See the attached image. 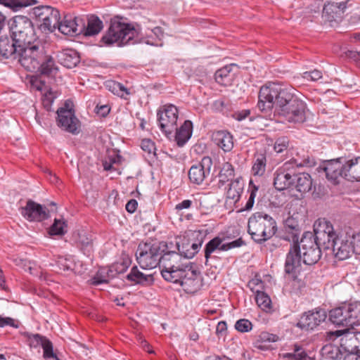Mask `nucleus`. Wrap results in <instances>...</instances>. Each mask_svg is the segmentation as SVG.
<instances>
[{
	"mask_svg": "<svg viewBox=\"0 0 360 360\" xmlns=\"http://www.w3.org/2000/svg\"><path fill=\"white\" fill-rule=\"evenodd\" d=\"M358 338L354 334L345 335L340 339V346L347 353L344 360H360V349L356 345Z\"/></svg>",
	"mask_w": 360,
	"mask_h": 360,
	"instance_id": "nucleus-18",
	"label": "nucleus"
},
{
	"mask_svg": "<svg viewBox=\"0 0 360 360\" xmlns=\"http://www.w3.org/2000/svg\"><path fill=\"white\" fill-rule=\"evenodd\" d=\"M141 148L145 152H147L148 154L154 153L155 150V146L153 141L150 139H143L141 143Z\"/></svg>",
	"mask_w": 360,
	"mask_h": 360,
	"instance_id": "nucleus-64",
	"label": "nucleus"
},
{
	"mask_svg": "<svg viewBox=\"0 0 360 360\" xmlns=\"http://www.w3.org/2000/svg\"><path fill=\"white\" fill-rule=\"evenodd\" d=\"M49 217V214L46 207L32 200H29L26 206L24 207V217L30 221H41L48 219Z\"/></svg>",
	"mask_w": 360,
	"mask_h": 360,
	"instance_id": "nucleus-17",
	"label": "nucleus"
},
{
	"mask_svg": "<svg viewBox=\"0 0 360 360\" xmlns=\"http://www.w3.org/2000/svg\"><path fill=\"white\" fill-rule=\"evenodd\" d=\"M164 37V31L160 27H155L150 30V34L142 29L138 32L129 24L121 22L118 20H112L107 32L103 36L101 41L108 45L117 44L118 46L127 44H134L138 42H144L155 46L162 45V39Z\"/></svg>",
	"mask_w": 360,
	"mask_h": 360,
	"instance_id": "nucleus-1",
	"label": "nucleus"
},
{
	"mask_svg": "<svg viewBox=\"0 0 360 360\" xmlns=\"http://www.w3.org/2000/svg\"><path fill=\"white\" fill-rule=\"evenodd\" d=\"M58 264L59 268L65 272L75 274L81 273L79 267H82V264L79 262H76L72 257H60Z\"/></svg>",
	"mask_w": 360,
	"mask_h": 360,
	"instance_id": "nucleus-38",
	"label": "nucleus"
},
{
	"mask_svg": "<svg viewBox=\"0 0 360 360\" xmlns=\"http://www.w3.org/2000/svg\"><path fill=\"white\" fill-rule=\"evenodd\" d=\"M180 285L187 293H195L202 285V278L200 272L190 265Z\"/></svg>",
	"mask_w": 360,
	"mask_h": 360,
	"instance_id": "nucleus-14",
	"label": "nucleus"
},
{
	"mask_svg": "<svg viewBox=\"0 0 360 360\" xmlns=\"http://www.w3.org/2000/svg\"><path fill=\"white\" fill-rule=\"evenodd\" d=\"M301 252L302 255L303 262L307 265H312L316 264L321 258V249H302Z\"/></svg>",
	"mask_w": 360,
	"mask_h": 360,
	"instance_id": "nucleus-41",
	"label": "nucleus"
},
{
	"mask_svg": "<svg viewBox=\"0 0 360 360\" xmlns=\"http://www.w3.org/2000/svg\"><path fill=\"white\" fill-rule=\"evenodd\" d=\"M211 138L213 143L225 153L230 152L233 148V136L228 131H214Z\"/></svg>",
	"mask_w": 360,
	"mask_h": 360,
	"instance_id": "nucleus-23",
	"label": "nucleus"
},
{
	"mask_svg": "<svg viewBox=\"0 0 360 360\" xmlns=\"http://www.w3.org/2000/svg\"><path fill=\"white\" fill-rule=\"evenodd\" d=\"M346 179L360 181V156L345 162Z\"/></svg>",
	"mask_w": 360,
	"mask_h": 360,
	"instance_id": "nucleus-30",
	"label": "nucleus"
},
{
	"mask_svg": "<svg viewBox=\"0 0 360 360\" xmlns=\"http://www.w3.org/2000/svg\"><path fill=\"white\" fill-rule=\"evenodd\" d=\"M327 317L326 312L323 309L309 311L304 313L300 319L297 326L302 330H313L321 322L324 321Z\"/></svg>",
	"mask_w": 360,
	"mask_h": 360,
	"instance_id": "nucleus-12",
	"label": "nucleus"
},
{
	"mask_svg": "<svg viewBox=\"0 0 360 360\" xmlns=\"http://www.w3.org/2000/svg\"><path fill=\"white\" fill-rule=\"evenodd\" d=\"M258 191V186L253 184L252 181L251 180L249 184V188L248 192L250 193L247 202L242 210H250L254 205L255 199Z\"/></svg>",
	"mask_w": 360,
	"mask_h": 360,
	"instance_id": "nucleus-51",
	"label": "nucleus"
},
{
	"mask_svg": "<svg viewBox=\"0 0 360 360\" xmlns=\"http://www.w3.org/2000/svg\"><path fill=\"white\" fill-rule=\"evenodd\" d=\"M11 38L15 44L22 45V16L17 15L10 22Z\"/></svg>",
	"mask_w": 360,
	"mask_h": 360,
	"instance_id": "nucleus-34",
	"label": "nucleus"
},
{
	"mask_svg": "<svg viewBox=\"0 0 360 360\" xmlns=\"http://www.w3.org/2000/svg\"><path fill=\"white\" fill-rule=\"evenodd\" d=\"M127 279L131 282L141 285H150L153 282L151 274L146 275L140 271L137 266H133L129 274L127 275Z\"/></svg>",
	"mask_w": 360,
	"mask_h": 360,
	"instance_id": "nucleus-35",
	"label": "nucleus"
},
{
	"mask_svg": "<svg viewBox=\"0 0 360 360\" xmlns=\"http://www.w3.org/2000/svg\"><path fill=\"white\" fill-rule=\"evenodd\" d=\"M60 19V16L59 11L51 6L49 14L46 20V22L41 23L39 26L44 31L53 32L58 27Z\"/></svg>",
	"mask_w": 360,
	"mask_h": 360,
	"instance_id": "nucleus-36",
	"label": "nucleus"
},
{
	"mask_svg": "<svg viewBox=\"0 0 360 360\" xmlns=\"http://www.w3.org/2000/svg\"><path fill=\"white\" fill-rule=\"evenodd\" d=\"M57 96V91H53L51 88H49L44 91L42 97V104L47 111H50L51 110L52 104Z\"/></svg>",
	"mask_w": 360,
	"mask_h": 360,
	"instance_id": "nucleus-48",
	"label": "nucleus"
},
{
	"mask_svg": "<svg viewBox=\"0 0 360 360\" xmlns=\"http://www.w3.org/2000/svg\"><path fill=\"white\" fill-rule=\"evenodd\" d=\"M212 166V160L209 156L203 157L200 162L191 167L188 178L191 183L200 185L210 175Z\"/></svg>",
	"mask_w": 360,
	"mask_h": 360,
	"instance_id": "nucleus-9",
	"label": "nucleus"
},
{
	"mask_svg": "<svg viewBox=\"0 0 360 360\" xmlns=\"http://www.w3.org/2000/svg\"><path fill=\"white\" fill-rule=\"evenodd\" d=\"M41 347L43 349V357L46 360H60L54 352L53 344L49 339L44 340Z\"/></svg>",
	"mask_w": 360,
	"mask_h": 360,
	"instance_id": "nucleus-47",
	"label": "nucleus"
},
{
	"mask_svg": "<svg viewBox=\"0 0 360 360\" xmlns=\"http://www.w3.org/2000/svg\"><path fill=\"white\" fill-rule=\"evenodd\" d=\"M233 68H237V65L232 63L217 70L214 74L216 82L223 86L231 85L236 75Z\"/></svg>",
	"mask_w": 360,
	"mask_h": 360,
	"instance_id": "nucleus-27",
	"label": "nucleus"
},
{
	"mask_svg": "<svg viewBox=\"0 0 360 360\" xmlns=\"http://www.w3.org/2000/svg\"><path fill=\"white\" fill-rule=\"evenodd\" d=\"M293 279L292 281L291 287L292 291L295 294L301 293L302 291L305 288L306 283L301 278H298L296 274L292 275Z\"/></svg>",
	"mask_w": 360,
	"mask_h": 360,
	"instance_id": "nucleus-57",
	"label": "nucleus"
},
{
	"mask_svg": "<svg viewBox=\"0 0 360 360\" xmlns=\"http://www.w3.org/2000/svg\"><path fill=\"white\" fill-rule=\"evenodd\" d=\"M289 146V139L286 136L279 137L274 143V150L278 153H281L287 150Z\"/></svg>",
	"mask_w": 360,
	"mask_h": 360,
	"instance_id": "nucleus-55",
	"label": "nucleus"
},
{
	"mask_svg": "<svg viewBox=\"0 0 360 360\" xmlns=\"http://www.w3.org/2000/svg\"><path fill=\"white\" fill-rule=\"evenodd\" d=\"M293 182H295L292 188H295L297 191L303 195L311 190L312 179L308 173L301 172L294 174Z\"/></svg>",
	"mask_w": 360,
	"mask_h": 360,
	"instance_id": "nucleus-28",
	"label": "nucleus"
},
{
	"mask_svg": "<svg viewBox=\"0 0 360 360\" xmlns=\"http://www.w3.org/2000/svg\"><path fill=\"white\" fill-rule=\"evenodd\" d=\"M328 317L330 321L335 326L346 327L344 330L328 331L325 338L327 340H335L338 338L349 334V329L360 325V302H343L329 311Z\"/></svg>",
	"mask_w": 360,
	"mask_h": 360,
	"instance_id": "nucleus-2",
	"label": "nucleus"
},
{
	"mask_svg": "<svg viewBox=\"0 0 360 360\" xmlns=\"http://www.w3.org/2000/svg\"><path fill=\"white\" fill-rule=\"evenodd\" d=\"M301 249H290L285 263V271L288 274L295 275L300 270Z\"/></svg>",
	"mask_w": 360,
	"mask_h": 360,
	"instance_id": "nucleus-24",
	"label": "nucleus"
},
{
	"mask_svg": "<svg viewBox=\"0 0 360 360\" xmlns=\"http://www.w3.org/2000/svg\"><path fill=\"white\" fill-rule=\"evenodd\" d=\"M266 158L264 154H259L253 163L252 172L254 176H262L266 171Z\"/></svg>",
	"mask_w": 360,
	"mask_h": 360,
	"instance_id": "nucleus-43",
	"label": "nucleus"
},
{
	"mask_svg": "<svg viewBox=\"0 0 360 360\" xmlns=\"http://www.w3.org/2000/svg\"><path fill=\"white\" fill-rule=\"evenodd\" d=\"M50 9L51 6H48L29 8L25 11L27 13V16H24V20H27V18H30V21H32L34 19L37 22L44 23L48 18Z\"/></svg>",
	"mask_w": 360,
	"mask_h": 360,
	"instance_id": "nucleus-32",
	"label": "nucleus"
},
{
	"mask_svg": "<svg viewBox=\"0 0 360 360\" xmlns=\"http://www.w3.org/2000/svg\"><path fill=\"white\" fill-rule=\"evenodd\" d=\"M345 162L342 158H340L328 160L325 163L323 170L326 172V178L334 184H338V179L340 176L346 179Z\"/></svg>",
	"mask_w": 360,
	"mask_h": 360,
	"instance_id": "nucleus-15",
	"label": "nucleus"
},
{
	"mask_svg": "<svg viewBox=\"0 0 360 360\" xmlns=\"http://www.w3.org/2000/svg\"><path fill=\"white\" fill-rule=\"evenodd\" d=\"M255 300L258 307L263 310H269L271 307L270 297L262 290L256 293Z\"/></svg>",
	"mask_w": 360,
	"mask_h": 360,
	"instance_id": "nucleus-46",
	"label": "nucleus"
},
{
	"mask_svg": "<svg viewBox=\"0 0 360 360\" xmlns=\"http://www.w3.org/2000/svg\"><path fill=\"white\" fill-rule=\"evenodd\" d=\"M0 4L10 8L15 11L22 8V1L21 0H0Z\"/></svg>",
	"mask_w": 360,
	"mask_h": 360,
	"instance_id": "nucleus-62",
	"label": "nucleus"
},
{
	"mask_svg": "<svg viewBox=\"0 0 360 360\" xmlns=\"http://www.w3.org/2000/svg\"><path fill=\"white\" fill-rule=\"evenodd\" d=\"M24 338H25V341L30 348H37L39 346L42 347L44 340L46 339V337L39 334L32 335L27 333H24Z\"/></svg>",
	"mask_w": 360,
	"mask_h": 360,
	"instance_id": "nucleus-44",
	"label": "nucleus"
},
{
	"mask_svg": "<svg viewBox=\"0 0 360 360\" xmlns=\"http://www.w3.org/2000/svg\"><path fill=\"white\" fill-rule=\"evenodd\" d=\"M44 51L40 40H34L25 43L24 41V69L30 72L40 70L43 75H54L58 71L52 57L48 56L45 61Z\"/></svg>",
	"mask_w": 360,
	"mask_h": 360,
	"instance_id": "nucleus-4",
	"label": "nucleus"
},
{
	"mask_svg": "<svg viewBox=\"0 0 360 360\" xmlns=\"http://www.w3.org/2000/svg\"><path fill=\"white\" fill-rule=\"evenodd\" d=\"M351 0H347L340 3L328 2L325 4L322 17L330 23L338 22L342 18V13Z\"/></svg>",
	"mask_w": 360,
	"mask_h": 360,
	"instance_id": "nucleus-16",
	"label": "nucleus"
},
{
	"mask_svg": "<svg viewBox=\"0 0 360 360\" xmlns=\"http://www.w3.org/2000/svg\"><path fill=\"white\" fill-rule=\"evenodd\" d=\"M293 162L297 167H313L316 165L315 158L309 155H303L302 160L293 159Z\"/></svg>",
	"mask_w": 360,
	"mask_h": 360,
	"instance_id": "nucleus-54",
	"label": "nucleus"
},
{
	"mask_svg": "<svg viewBox=\"0 0 360 360\" xmlns=\"http://www.w3.org/2000/svg\"><path fill=\"white\" fill-rule=\"evenodd\" d=\"M131 264V257L123 252L120 258L109 266L106 274L108 277L115 278L120 274H124L130 266Z\"/></svg>",
	"mask_w": 360,
	"mask_h": 360,
	"instance_id": "nucleus-25",
	"label": "nucleus"
},
{
	"mask_svg": "<svg viewBox=\"0 0 360 360\" xmlns=\"http://www.w3.org/2000/svg\"><path fill=\"white\" fill-rule=\"evenodd\" d=\"M262 285H263L262 281L258 278H252L248 283V288L253 292H255V293H257L258 292L261 291V289H262Z\"/></svg>",
	"mask_w": 360,
	"mask_h": 360,
	"instance_id": "nucleus-63",
	"label": "nucleus"
},
{
	"mask_svg": "<svg viewBox=\"0 0 360 360\" xmlns=\"http://www.w3.org/2000/svg\"><path fill=\"white\" fill-rule=\"evenodd\" d=\"M294 174L289 170L288 164L285 163L284 167L278 169L274 174V185L276 189L283 191L285 189L292 188Z\"/></svg>",
	"mask_w": 360,
	"mask_h": 360,
	"instance_id": "nucleus-19",
	"label": "nucleus"
},
{
	"mask_svg": "<svg viewBox=\"0 0 360 360\" xmlns=\"http://www.w3.org/2000/svg\"><path fill=\"white\" fill-rule=\"evenodd\" d=\"M108 269H100L96 274L89 280V283L94 285H98L101 283H106L108 282V279L111 278L108 276L106 274Z\"/></svg>",
	"mask_w": 360,
	"mask_h": 360,
	"instance_id": "nucleus-52",
	"label": "nucleus"
},
{
	"mask_svg": "<svg viewBox=\"0 0 360 360\" xmlns=\"http://www.w3.org/2000/svg\"><path fill=\"white\" fill-rule=\"evenodd\" d=\"M189 266L190 265H183L181 268L161 270V275L165 281L180 285Z\"/></svg>",
	"mask_w": 360,
	"mask_h": 360,
	"instance_id": "nucleus-29",
	"label": "nucleus"
},
{
	"mask_svg": "<svg viewBox=\"0 0 360 360\" xmlns=\"http://www.w3.org/2000/svg\"><path fill=\"white\" fill-rule=\"evenodd\" d=\"M275 114L283 117L285 121L294 124H302L306 121V103L300 100H293L285 107H281Z\"/></svg>",
	"mask_w": 360,
	"mask_h": 360,
	"instance_id": "nucleus-7",
	"label": "nucleus"
},
{
	"mask_svg": "<svg viewBox=\"0 0 360 360\" xmlns=\"http://www.w3.org/2000/svg\"><path fill=\"white\" fill-rule=\"evenodd\" d=\"M248 233L252 238L262 243L271 238L276 231V222L266 213L257 212L248 219Z\"/></svg>",
	"mask_w": 360,
	"mask_h": 360,
	"instance_id": "nucleus-5",
	"label": "nucleus"
},
{
	"mask_svg": "<svg viewBox=\"0 0 360 360\" xmlns=\"http://www.w3.org/2000/svg\"><path fill=\"white\" fill-rule=\"evenodd\" d=\"M278 339L276 335L263 331L255 337L253 345L255 348L261 350H266L269 348L271 342H275L278 341Z\"/></svg>",
	"mask_w": 360,
	"mask_h": 360,
	"instance_id": "nucleus-33",
	"label": "nucleus"
},
{
	"mask_svg": "<svg viewBox=\"0 0 360 360\" xmlns=\"http://www.w3.org/2000/svg\"><path fill=\"white\" fill-rule=\"evenodd\" d=\"M313 233L315 234V241L321 243L325 246L324 248L348 246V233L345 236H343L341 233H337L334 231L330 221L325 218H320L315 221Z\"/></svg>",
	"mask_w": 360,
	"mask_h": 360,
	"instance_id": "nucleus-6",
	"label": "nucleus"
},
{
	"mask_svg": "<svg viewBox=\"0 0 360 360\" xmlns=\"http://www.w3.org/2000/svg\"><path fill=\"white\" fill-rule=\"evenodd\" d=\"M59 31L65 35L77 34L82 32L84 27L83 20L79 17L65 16L63 21H60L58 27Z\"/></svg>",
	"mask_w": 360,
	"mask_h": 360,
	"instance_id": "nucleus-20",
	"label": "nucleus"
},
{
	"mask_svg": "<svg viewBox=\"0 0 360 360\" xmlns=\"http://www.w3.org/2000/svg\"><path fill=\"white\" fill-rule=\"evenodd\" d=\"M329 250L330 252L334 255L335 257L338 260H344L349 257L351 255L350 249H325Z\"/></svg>",
	"mask_w": 360,
	"mask_h": 360,
	"instance_id": "nucleus-59",
	"label": "nucleus"
},
{
	"mask_svg": "<svg viewBox=\"0 0 360 360\" xmlns=\"http://www.w3.org/2000/svg\"><path fill=\"white\" fill-rule=\"evenodd\" d=\"M0 53L5 58L12 57L16 59L19 63L22 61V45L15 44L13 41L11 44L7 38L0 39Z\"/></svg>",
	"mask_w": 360,
	"mask_h": 360,
	"instance_id": "nucleus-21",
	"label": "nucleus"
},
{
	"mask_svg": "<svg viewBox=\"0 0 360 360\" xmlns=\"http://www.w3.org/2000/svg\"><path fill=\"white\" fill-rule=\"evenodd\" d=\"M288 226L291 232H289L283 238L292 243L291 248H300V244H302V248H313L314 245H316L317 248H321L323 245L321 243L315 241V234L311 231H305L301 240H299V230L292 226Z\"/></svg>",
	"mask_w": 360,
	"mask_h": 360,
	"instance_id": "nucleus-10",
	"label": "nucleus"
},
{
	"mask_svg": "<svg viewBox=\"0 0 360 360\" xmlns=\"http://www.w3.org/2000/svg\"><path fill=\"white\" fill-rule=\"evenodd\" d=\"M58 62L67 68H73L80 62L78 52L72 49H66L57 53Z\"/></svg>",
	"mask_w": 360,
	"mask_h": 360,
	"instance_id": "nucleus-26",
	"label": "nucleus"
},
{
	"mask_svg": "<svg viewBox=\"0 0 360 360\" xmlns=\"http://www.w3.org/2000/svg\"><path fill=\"white\" fill-rule=\"evenodd\" d=\"M205 238V235L201 231L191 232V239L193 240L191 248H200Z\"/></svg>",
	"mask_w": 360,
	"mask_h": 360,
	"instance_id": "nucleus-56",
	"label": "nucleus"
},
{
	"mask_svg": "<svg viewBox=\"0 0 360 360\" xmlns=\"http://www.w3.org/2000/svg\"><path fill=\"white\" fill-rule=\"evenodd\" d=\"M159 126L167 136L172 134L176 129L178 119L177 108L172 104L165 105L162 111L158 112Z\"/></svg>",
	"mask_w": 360,
	"mask_h": 360,
	"instance_id": "nucleus-8",
	"label": "nucleus"
},
{
	"mask_svg": "<svg viewBox=\"0 0 360 360\" xmlns=\"http://www.w3.org/2000/svg\"><path fill=\"white\" fill-rule=\"evenodd\" d=\"M67 226L65 222L60 219H55L54 223L51 225L49 229L50 235H63L66 231L65 228Z\"/></svg>",
	"mask_w": 360,
	"mask_h": 360,
	"instance_id": "nucleus-53",
	"label": "nucleus"
},
{
	"mask_svg": "<svg viewBox=\"0 0 360 360\" xmlns=\"http://www.w3.org/2000/svg\"><path fill=\"white\" fill-rule=\"evenodd\" d=\"M193 123L190 120L184 121V124L174 129L176 131L175 140L179 146H183L192 135Z\"/></svg>",
	"mask_w": 360,
	"mask_h": 360,
	"instance_id": "nucleus-31",
	"label": "nucleus"
},
{
	"mask_svg": "<svg viewBox=\"0 0 360 360\" xmlns=\"http://www.w3.org/2000/svg\"><path fill=\"white\" fill-rule=\"evenodd\" d=\"M322 77H323L322 72H321V71H320L319 70L307 71V72H303V74H302V77L304 79H307L308 81L315 82V81H317L319 79L322 78Z\"/></svg>",
	"mask_w": 360,
	"mask_h": 360,
	"instance_id": "nucleus-61",
	"label": "nucleus"
},
{
	"mask_svg": "<svg viewBox=\"0 0 360 360\" xmlns=\"http://www.w3.org/2000/svg\"><path fill=\"white\" fill-rule=\"evenodd\" d=\"M321 354L326 359H340L342 356V351L338 345L327 344L321 349Z\"/></svg>",
	"mask_w": 360,
	"mask_h": 360,
	"instance_id": "nucleus-42",
	"label": "nucleus"
},
{
	"mask_svg": "<svg viewBox=\"0 0 360 360\" xmlns=\"http://www.w3.org/2000/svg\"><path fill=\"white\" fill-rule=\"evenodd\" d=\"M252 323L245 319H241L236 321L235 328L241 333H246L252 330Z\"/></svg>",
	"mask_w": 360,
	"mask_h": 360,
	"instance_id": "nucleus-58",
	"label": "nucleus"
},
{
	"mask_svg": "<svg viewBox=\"0 0 360 360\" xmlns=\"http://www.w3.org/2000/svg\"><path fill=\"white\" fill-rule=\"evenodd\" d=\"M107 86L114 94H117L120 97H124L125 95H129L130 94L129 90L120 82L110 81L108 82Z\"/></svg>",
	"mask_w": 360,
	"mask_h": 360,
	"instance_id": "nucleus-50",
	"label": "nucleus"
},
{
	"mask_svg": "<svg viewBox=\"0 0 360 360\" xmlns=\"http://www.w3.org/2000/svg\"><path fill=\"white\" fill-rule=\"evenodd\" d=\"M160 266L161 270L172 269V268H181L183 255L178 251L172 250L161 253Z\"/></svg>",
	"mask_w": 360,
	"mask_h": 360,
	"instance_id": "nucleus-22",
	"label": "nucleus"
},
{
	"mask_svg": "<svg viewBox=\"0 0 360 360\" xmlns=\"http://www.w3.org/2000/svg\"><path fill=\"white\" fill-rule=\"evenodd\" d=\"M24 34L25 35L24 37L25 43L29 42V41L39 40L35 34L33 23L32 21H30V18H27V20H24Z\"/></svg>",
	"mask_w": 360,
	"mask_h": 360,
	"instance_id": "nucleus-49",
	"label": "nucleus"
},
{
	"mask_svg": "<svg viewBox=\"0 0 360 360\" xmlns=\"http://www.w3.org/2000/svg\"><path fill=\"white\" fill-rule=\"evenodd\" d=\"M244 184L240 178H236L229 184V188L226 193V198L237 202L241 196Z\"/></svg>",
	"mask_w": 360,
	"mask_h": 360,
	"instance_id": "nucleus-37",
	"label": "nucleus"
},
{
	"mask_svg": "<svg viewBox=\"0 0 360 360\" xmlns=\"http://www.w3.org/2000/svg\"><path fill=\"white\" fill-rule=\"evenodd\" d=\"M235 171L233 166L230 162H225L222 165L219 174V185L224 186L229 181H233Z\"/></svg>",
	"mask_w": 360,
	"mask_h": 360,
	"instance_id": "nucleus-40",
	"label": "nucleus"
},
{
	"mask_svg": "<svg viewBox=\"0 0 360 360\" xmlns=\"http://www.w3.org/2000/svg\"><path fill=\"white\" fill-rule=\"evenodd\" d=\"M58 126L63 130L77 134L79 132V121L76 117L74 110L60 108L57 110Z\"/></svg>",
	"mask_w": 360,
	"mask_h": 360,
	"instance_id": "nucleus-11",
	"label": "nucleus"
},
{
	"mask_svg": "<svg viewBox=\"0 0 360 360\" xmlns=\"http://www.w3.org/2000/svg\"><path fill=\"white\" fill-rule=\"evenodd\" d=\"M160 249H140L136 252V259L140 266L145 269H151L160 266Z\"/></svg>",
	"mask_w": 360,
	"mask_h": 360,
	"instance_id": "nucleus-13",
	"label": "nucleus"
},
{
	"mask_svg": "<svg viewBox=\"0 0 360 360\" xmlns=\"http://www.w3.org/2000/svg\"><path fill=\"white\" fill-rule=\"evenodd\" d=\"M294 89L283 84L269 82L262 86L259 92L257 107L263 112L271 110L275 105V112L293 100L298 99L294 95Z\"/></svg>",
	"mask_w": 360,
	"mask_h": 360,
	"instance_id": "nucleus-3",
	"label": "nucleus"
},
{
	"mask_svg": "<svg viewBox=\"0 0 360 360\" xmlns=\"http://www.w3.org/2000/svg\"><path fill=\"white\" fill-rule=\"evenodd\" d=\"M30 83L32 88L40 91H45L49 89L45 82L39 79L37 76H31L30 78Z\"/></svg>",
	"mask_w": 360,
	"mask_h": 360,
	"instance_id": "nucleus-60",
	"label": "nucleus"
},
{
	"mask_svg": "<svg viewBox=\"0 0 360 360\" xmlns=\"http://www.w3.org/2000/svg\"><path fill=\"white\" fill-rule=\"evenodd\" d=\"M103 27V22L98 17L91 15L88 18L87 25L82 29L86 36H94L98 34Z\"/></svg>",
	"mask_w": 360,
	"mask_h": 360,
	"instance_id": "nucleus-39",
	"label": "nucleus"
},
{
	"mask_svg": "<svg viewBox=\"0 0 360 360\" xmlns=\"http://www.w3.org/2000/svg\"><path fill=\"white\" fill-rule=\"evenodd\" d=\"M285 356L295 360H311L304 348L297 345H295L293 352L287 353Z\"/></svg>",
	"mask_w": 360,
	"mask_h": 360,
	"instance_id": "nucleus-45",
	"label": "nucleus"
}]
</instances>
